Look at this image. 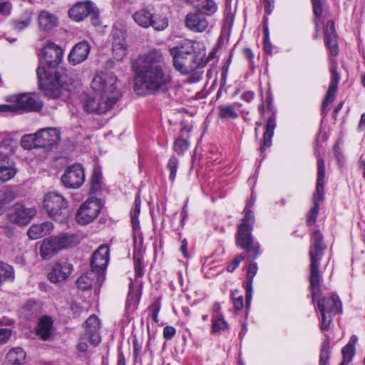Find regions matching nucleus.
I'll use <instances>...</instances> for the list:
<instances>
[{"mask_svg": "<svg viewBox=\"0 0 365 365\" xmlns=\"http://www.w3.org/2000/svg\"><path fill=\"white\" fill-rule=\"evenodd\" d=\"M132 17L134 21L143 29L152 27L155 31H160L169 25V20L165 16L153 14L147 9L136 11Z\"/></svg>", "mask_w": 365, "mask_h": 365, "instance_id": "obj_9", "label": "nucleus"}, {"mask_svg": "<svg viewBox=\"0 0 365 365\" xmlns=\"http://www.w3.org/2000/svg\"><path fill=\"white\" fill-rule=\"evenodd\" d=\"M16 170L12 166L0 165V180L8 181L14 177Z\"/></svg>", "mask_w": 365, "mask_h": 365, "instance_id": "obj_41", "label": "nucleus"}, {"mask_svg": "<svg viewBox=\"0 0 365 365\" xmlns=\"http://www.w3.org/2000/svg\"><path fill=\"white\" fill-rule=\"evenodd\" d=\"M41 54L49 68H55L62 61L63 50L53 43H47L42 49Z\"/></svg>", "mask_w": 365, "mask_h": 365, "instance_id": "obj_18", "label": "nucleus"}, {"mask_svg": "<svg viewBox=\"0 0 365 365\" xmlns=\"http://www.w3.org/2000/svg\"><path fill=\"white\" fill-rule=\"evenodd\" d=\"M317 308L320 312L335 315L341 312V302L336 294L324 297L317 302Z\"/></svg>", "mask_w": 365, "mask_h": 365, "instance_id": "obj_20", "label": "nucleus"}, {"mask_svg": "<svg viewBox=\"0 0 365 365\" xmlns=\"http://www.w3.org/2000/svg\"><path fill=\"white\" fill-rule=\"evenodd\" d=\"M312 246L309 250V282L312 293V300L320 291V274L319 271V262L324 255L325 246L323 245V237L319 230L314 232L312 235Z\"/></svg>", "mask_w": 365, "mask_h": 365, "instance_id": "obj_5", "label": "nucleus"}, {"mask_svg": "<svg viewBox=\"0 0 365 365\" xmlns=\"http://www.w3.org/2000/svg\"><path fill=\"white\" fill-rule=\"evenodd\" d=\"M38 20L39 28L43 31H49L58 24L57 18L46 11H41L39 13Z\"/></svg>", "mask_w": 365, "mask_h": 365, "instance_id": "obj_31", "label": "nucleus"}, {"mask_svg": "<svg viewBox=\"0 0 365 365\" xmlns=\"http://www.w3.org/2000/svg\"><path fill=\"white\" fill-rule=\"evenodd\" d=\"M161 304L160 299H157L150 306V309L152 311V319L155 322H158V313L160 310Z\"/></svg>", "mask_w": 365, "mask_h": 365, "instance_id": "obj_49", "label": "nucleus"}, {"mask_svg": "<svg viewBox=\"0 0 365 365\" xmlns=\"http://www.w3.org/2000/svg\"><path fill=\"white\" fill-rule=\"evenodd\" d=\"M36 213L34 208L26 207L21 203H16L10 210L9 217L16 224L26 225Z\"/></svg>", "mask_w": 365, "mask_h": 365, "instance_id": "obj_14", "label": "nucleus"}, {"mask_svg": "<svg viewBox=\"0 0 365 365\" xmlns=\"http://www.w3.org/2000/svg\"><path fill=\"white\" fill-rule=\"evenodd\" d=\"M325 178V163L322 158L317 159V180L316 190L313 195L314 206L309 211L307 223L308 225H312L315 223L319 210L320 202L324 200V184Z\"/></svg>", "mask_w": 365, "mask_h": 365, "instance_id": "obj_8", "label": "nucleus"}, {"mask_svg": "<svg viewBox=\"0 0 365 365\" xmlns=\"http://www.w3.org/2000/svg\"><path fill=\"white\" fill-rule=\"evenodd\" d=\"M329 343L324 342L321 349L319 365H327L329 359Z\"/></svg>", "mask_w": 365, "mask_h": 365, "instance_id": "obj_46", "label": "nucleus"}, {"mask_svg": "<svg viewBox=\"0 0 365 365\" xmlns=\"http://www.w3.org/2000/svg\"><path fill=\"white\" fill-rule=\"evenodd\" d=\"M257 272V265L255 262H251L247 273V280L245 285V291H246V304L247 307H248L250 304L252 299V281L253 278L256 275Z\"/></svg>", "mask_w": 365, "mask_h": 365, "instance_id": "obj_32", "label": "nucleus"}, {"mask_svg": "<svg viewBox=\"0 0 365 365\" xmlns=\"http://www.w3.org/2000/svg\"><path fill=\"white\" fill-rule=\"evenodd\" d=\"M275 128L276 119L275 115L273 113L271 116L269 117L266 124L265 132L263 135L262 145L259 148L261 153H263L265 150V148L271 146L272 138L274 135V130Z\"/></svg>", "mask_w": 365, "mask_h": 365, "instance_id": "obj_28", "label": "nucleus"}, {"mask_svg": "<svg viewBox=\"0 0 365 365\" xmlns=\"http://www.w3.org/2000/svg\"><path fill=\"white\" fill-rule=\"evenodd\" d=\"M7 361L14 365L21 364L26 359V352L21 347L11 349L6 354Z\"/></svg>", "mask_w": 365, "mask_h": 365, "instance_id": "obj_33", "label": "nucleus"}, {"mask_svg": "<svg viewBox=\"0 0 365 365\" xmlns=\"http://www.w3.org/2000/svg\"><path fill=\"white\" fill-rule=\"evenodd\" d=\"M77 244L74 235L61 233L58 236L44 239L40 247V256L43 259H50L59 250L71 247Z\"/></svg>", "mask_w": 365, "mask_h": 365, "instance_id": "obj_7", "label": "nucleus"}, {"mask_svg": "<svg viewBox=\"0 0 365 365\" xmlns=\"http://www.w3.org/2000/svg\"><path fill=\"white\" fill-rule=\"evenodd\" d=\"M72 272V265L67 262L56 263L48 274L51 282L56 284L68 279Z\"/></svg>", "mask_w": 365, "mask_h": 365, "instance_id": "obj_22", "label": "nucleus"}, {"mask_svg": "<svg viewBox=\"0 0 365 365\" xmlns=\"http://www.w3.org/2000/svg\"><path fill=\"white\" fill-rule=\"evenodd\" d=\"M85 171L80 163H74L68 166L61 177V183L68 189H78L85 182Z\"/></svg>", "mask_w": 365, "mask_h": 365, "instance_id": "obj_11", "label": "nucleus"}, {"mask_svg": "<svg viewBox=\"0 0 365 365\" xmlns=\"http://www.w3.org/2000/svg\"><path fill=\"white\" fill-rule=\"evenodd\" d=\"M244 258L245 257L242 255H237L236 257L227 265V270L229 272H234Z\"/></svg>", "mask_w": 365, "mask_h": 365, "instance_id": "obj_52", "label": "nucleus"}, {"mask_svg": "<svg viewBox=\"0 0 365 365\" xmlns=\"http://www.w3.org/2000/svg\"><path fill=\"white\" fill-rule=\"evenodd\" d=\"M53 320L47 316L43 317L38 324L36 334L43 341L48 340L51 336Z\"/></svg>", "mask_w": 365, "mask_h": 365, "instance_id": "obj_30", "label": "nucleus"}, {"mask_svg": "<svg viewBox=\"0 0 365 365\" xmlns=\"http://www.w3.org/2000/svg\"><path fill=\"white\" fill-rule=\"evenodd\" d=\"M109 247L107 245H101L93 254L91 267L96 274H102L109 261Z\"/></svg>", "mask_w": 365, "mask_h": 365, "instance_id": "obj_15", "label": "nucleus"}, {"mask_svg": "<svg viewBox=\"0 0 365 365\" xmlns=\"http://www.w3.org/2000/svg\"><path fill=\"white\" fill-rule=\"evenodd\" d=\"M254 96H255V93L252 91H247L244 92L242 94L241 98L245 101H246L247 103H250V102H251L253 100Z\"/></svg>", "mask_w": 365, "mask_h": 365, "instance_id": "obj_62", "label": "nucleus"}, {"mask_svg": "<svg viewBox=\"0 0 365 365\" xmlns=\"http://www.w3.org/2000/svg\"><path fill=\"white\" fill-rule=\"evenodd\" d=\"M36 135L35 133L26 134L22 136L20 144L22 148L26 150H31L37 148Z\"/></svg>", "mask_w": 365, "mask_h": 365, "instance_id": "obj_38", "label": "nucleus"}, {"mask_svg": "<svg viewBox=\"0 0 365 365\" xmlns=\"http://www.w3.org/2000/svg\"><path fill=\"white\" fill-rule=\"evenodd\" d=\"M16 113V106L15 103L10 105H0V113Z\"/></svg>", "mask_w": 365, "mask_h": 365, "instance_id": "obj_60", "label": "nucleus"}, {"mask_svg": "<svg viewBox=\"0 0 365 365\" xmlns=\"http://www.w3.org/2000/svg\"><path fill=\"white\" fill-rule=\"evenodd\" d=\"M234 308L238 311L243 307V298L242 296L235 297V293H232Z\"/></svg>", "mask_w": 365, "mask_h": 365, "instance_id": "obj_59", "label": "nucleus"}, {"mask_svg": "<svg viewBox=\"0 0 365 365\" xmlns=\"http://www.w3.org/2000/svg\"><path fill=\"white\" fill-rule=\"evenodd\" d=\"M219 116L223 119H235L238 117V114L232 105L220 106L219 107Z\"/></svg>", "mask_w": 365, "mask_h": 365, "instance_id": "obj_37", "label": "nucleus"}, {"mask_svg": "<svg viewBox=\"0 0 365 365\" xmlns=\"http://www.w3.org/2000/svg\"><path fill=\"white\" fill-rule=\"evenodd\" d=\"M338 36L336 34L334 23L328 21L325 29V43L332 56L338 54Z\"/></svg>", "mask_w": 365, "mask_h": 365, "instance_id": "obj_25", "label": "nucleus"}, {"mask_svg": "<svg viewBox=\"0 0 365 365\" xmlns=\"http://www.w3.org/2000/svg\"><path fill=\"white\" fill-rule=\"evenodd\" d=\"M140 199L137 196L135 199L134 208L130 212L133 227L136 229L139 226L138 216L140 212Z\"/></svg>", "mask_w": 365, "mask_h": 365, "instance_id": "obj_40", "label": "nucleus"}, {"mask_svg": "<svg viewBox=\"0 0 365 365\" xmlns=\"http://www.w3.org/2000/svg\"><path fill=\"white\" fill-rule=\"evenodd\" d=\"M135 87L142 93L155 94L168 90L172 78L167 72L163 53L152 50L138 57L133 65Z\"/></svg>", "mask_w": 365, "mask_h": 365, "instance_id": "obj_1", "label": "nucleus"}, {"mask_svg": "<svg viewBox=\"0 0 365 365\" xmlns=\"http://www.w3.org/2000/svg\"><path fill=\"white\" fill-rule=\"evenodd\" d=\"M93 93L84 101L87 112L102 114L110 110L121 97L117 78L113 73L96 75L91 83Z\"/></svg>", "mask_w": 365, "mask_h": 365, "instance_id": "obj_2", "label": "nucleus"}, {"mask_svg": "<svg viewBox=\"0 0 365 365\" xmlns=\"http://www.w3.org/2000/svg\"><path fill=\"white\" fill-rule=\"evenodd\" d=\"M98 276L96 272L92 269L90 272H87L81 274L77 279L76 284L78 288L82 291L89 289L93 284V277Z\"/></svg>", "mask_w": 365, "mask_h": 365, "instance_id": "obj_34", "label": "nucleus"}, {"mask_svg": "<svg viewBox=\"0 0 365 365\" xmlns=\"http://www.w3.org/2000/svg\"><path fill=\"white\" fill-rule=\"evenodd\" d=\"M43 206L46 212L56 222L66 223L70 217L68 201L56 192H50L44 196Z\"/></svg>", "mask_w": 365, "mask_h": 365, "instance_id": "obj_6", "label": "nucleus"}, {"mask_svg": "<svg viewBox=\"0 0 365 365\" xmlns=\"http://www.w3.org/2000/svg\"><path fill=\"white\" fill-rule=\"evenodd\" d=\"M330 71H331V74L330 85H334V86H338V83H339V81L340 79V76L338 73V72L336 71V66H332L330 68Z\"/></svg>", "mask_w": 365, "mask_h": 365, "instance_id": "obj_55", "label": "nucleus"}, {"mask_svg": "<svg viewBox=\"0 0 365 365\" xmlns=\"http://www.w3.org/2000/svg\"><path fill=\"white\" fill-rule=\"evenodd\" d=\"M36 73L40 88L49 98H58L63 89L69 90L75 82L71 73L62 69L51 73L45 68L39 66Z\"/></svg>", "mask_w": 365, "mask_h": 365, "instance_id": "obj_3", "label": "nucleus"}, {"mask_svg": "<svg viewBox=\"0 0 365 365\" xmlns=\"http://www.w3.org/2000/svg\"><path fill=\"white\" fill-rule=\"evenodd\" d=\"M68 15L74 21H81L90 15L93 18H96L97 14L94 11L93 4L91 1H86L80 2L74 5L69 9Z\"/></svg>", "mask_w": 365, "mask_h": 365, "instance_id": "obj_19", "label": "nucleus"}, {"mask_svg": "<svg viewBox=\"0 0 365 365\" xmlns=\"http://www.w3.org/2000/svg\"><path fill=\"white\" fill-rule=\"evenodd\" d=\"M336 91H337V86L329 84V89L327 91V96H326V98H325V100L323 103V106H322V111L323 114L327 113L326 107L328 106L329 104H331L333 102V101L334 100V98H335L336 93Z\"/></svg>", "mask_w": 365, "mask_h": 365, "instance_id": "obj_42", "label": "nucleus"}, {"mask_svg": "<svg viewBox=\"0 0 365 365\" xmlns=\"http://www.w3.org/2000/svg\"><path fill=\"white\" fill-rule=\"evenodd\" d=\"M135 272L138 277L143 275V256L140 252H134Z\"/></svg>", "mask_w": 365, "mask_h": 365, "instance_id": "obj_45", "label": "nucleus"}, {"mask_svg": "<svg viewBox=\"0 0 365 365\" xmlns=\"http://www.w3.org/2000/svg\"><path fill=\"white\" fill-rule=\"evenodd\" d=\"M311 1H312V4L313 6L314 14L317 17V19L314 20V24H315L316 30H317V31H318L319 27V19L322 16V11H323L322 5L321 0H311Z\"/></svg>", "mask_w": 365, "mask_h": 365, "instance_id": "obj_44", "label": "nucleus"}, {"mask_svg": "<svg viewBox=\"0 0 365 365\" xmlns=\"http://www.w3.org/2000/svg\"><path fill=\"white\" fill-rule=\"evenodd\" d=\"M11 336V331L7 328L0 329V344L6 343Z\"/></svg>", "mask_w": 365, "mask_h": 365, "instance_id": "obj_58", "label": "nucleus"}, {"mask_svg": "<svg viewBox=\"0 0 365 365\" xmlns=\"http://www.w3.org/2000/svg\"><path fill=\"white\" fill-rule=\"evenodd\" d=\"M16 197L15 192L11 190H6L0 194V208L3 210L5 206Z\"/></svg>", "mask_w": 365, "mask_h": 365, "instance_id": "obj_43", "label": "nucleus"}, {"mask_svg": "<svg viewBox=\"0 0 365 365\" xmlns=\"http://www.w3.org/2000/svg\"><path fill=\"white\" fill-rule=\"evenodd\" d=\"M176 330L173 327L166 326L163 329V337L166 340H170L175 334Z\"/></svg>", "mask_w": 365, "mask_h": 365, "instance_id": "obj_57", "label": "nucleus"}, {"mask_svg": "<svg viewBox=\"0 0 365 365\" xmlns=\"http://www.w3.org/2000/svg\"><path fill=\"white\" fill-rule=\"evenodd\" d=\"M334 156L336 158V160L339 164L341 163L342 159H343V155L339 150V147L338 145H334Z\"/></svg>", "mask_w": 365, "mask_h": 365, "instance_id": "obj_64", "label": "nucleus"}, {"mask_svg": "<svg viewBox=\"0 0 365 365\" xmlns=\"http://www.w3.org/2000/svg\"><path fill=\"white\" fill-rule=\"evenodd\" d=\"M244 217L242 220L241 224H245L247 226H252L255 222V215L253 211L248 207L244 209Z\"/></svg>", "mask_w": 365, "mask_h": 365, "instance_id": "obj_47", "label": "nucleus"}, {"mask_svg": "<svg viewBox=\"0 0 365 365\" xmlns=\"http://www.w3.org/2000/svg\"><path fill=\"white\" fill-rule=\"evenodd\" d=\"M102 208L99 200L91 197L86 200L78 209L76 219L78 224L85 225L93 221Z\"/></svg>", "mask_w": 365, "mask_h": 365, "instance_id": "obj_12", "label": "nucleus"}, {"mask_svg": "<svg viewBox=\"0 0 365 365\" xmlns=\"http://www.w3.org/2000/svg\"><path fill=\"white\" fill-rule=\"evenodd\" d=\"M113 53L117 60L122 59L126 54V43L124 33L120 30L113 31Z\"/></svg>", "mask_w": 365, "mask_h": 365, "instance_id": "obj_24", "label": "nucleus"}, {"mask_svg": "<svg viewBox=\"0 0 365 365\" xmlns=\"http://www.w3.org/2000/svg\"><path fill=\"white\" fill-rule=\"evenodd\" d=\"M102 176L98 168H94L91 178L90 179L91 192L92 193L98 192L101 190Z\"/></svg>", "mask_w": 365, "mask_h": 365, "instance_id": "obj_35", "label": "nucleus"}, {"mask_svg": "<svg viewBox=\"0 0 365 365\" xmlns=\"http://www.w3.org/2000/svg\"><path fill=\"white\" fill-rule=\"evenodd\" d=\"M8 101L15 103L16 113L38 111L43 106L41 100L34 93H21L18 96H11L9 97Z\"/></svg>", "mask_w": 365, "mask_h": 365, "instance_id": "obj_13", "label": "nucleus"}, {"mask_svg": "<svg viewBox=\"0 0 365 365\" xmlns=\"http://www.w3.org/2000/svg\"><path fill=\"white\" fill-rule=\"evenodd\" d=\"M173 58V66L179 72L188 74L200 67H204L206 61L195 53L193 46L188 43L187 46L173 47L170 49Z\"/></svg>", "mask_w": 365, "mask_h": 365, "instance_id": "obj_4", "label": "nucleus"}, {"mask_svg": "<svg viewBox=\"0 0 365 365\" xmlns=\"http://www.w3.org/2000/svg\"><path fill=\"white\" fill-rule=\"evenodd\" d=\"M341 353L343 355V359H346V361H351L355 353V348L346 345L342 349Z\"/></svg>", "mask_w": 365, "mask_h": 365, "instance_id": "obj_51", "label": "nucleus"}, {"mask_svg": "<svg viewBox=\"0 0 365 365\" xmlns=\"http://www.w3.org/2000/svg\"><path fill=\"white\" fill-rule=\"evenodd\" d=\"M185 25L194 32H203L207 29L209 23L203 14L197 11H192L186 15Z\"/></svg>", "mask_w": 365, "mask_h": 365, "instance_id": "obj_21", "label": "nucleus"}, {"mask_svg": "<svg viewBox=\"0 0 365 365\" xmlns=\"http://www.w3.org/2000/svg\"><path fill=\"white\" fill-rule=\"evenodd\" d=\"M178 165V160L174 155L170 158L166 165V168L169 171V180L171 182H173L175 179Z\"/></svg>", "mask_w": 365, "mask_h": 365, "instance_id": "obj_39", "label": "nucleus"}, {"mask_svg": "<svg viewBox=\"0 0 365 365\" xmlns=\"http://www.w3.org/2000/svg\"><path fill=\"white\" fill-rule=\"evenodd\" d=\"M180 251L184 257L187 258L189 257V254L187 252V241L185 239L181 241Z\"/></svg>", "mask_w": 365, "mask_h": 365, "instance_id": "obj_63", "label": "nucleus"}, {"mask_svg": "<svg viewBox=\"0 0 365 365\" xmlns=\"http://www.w3.org/2000/svg\"><path fill=\"white\" fill-rule=\"evenodd\" d=\"M228 328L227 323L225 321L222 314L215 315L212 319L211 334L220 333Z\"/></svg>", "mask_w": 365, "mask_h": 365, "instance_id": "obj_36", "label": "nucleus"}, {"mask_svg": "<svg viewBox=\"0 0 365 365\" xmlns=\"http://www.w3.org/2000/svg\"><path fill=\"white\" fill-rule=\"evenodd\" d=\"M11 4L8 1H0V14L9 15L11 12Z\"/></svg>", "mask_w": 365, "mask_h": 365, "instance_id": "obj_56", "label": "nucleus"}, {"mask_svg": "<svg viewBox=\"0 0 365 365\" xmlns=\"http://www.w3.org/2000/svg\"><path fill=\"white\" fill-rule=\"evenodd\" d=\"M18 142L11 138H6L0 142V160H6L9 156L14 155L18 149Z\"/></svg>", "mask_w": 365, "mask_h": 365, "instance_id": "obj_29", "label": "nucleus"}, {"mask_svg": "<svg viewBox=\"0 0 365 365\" xmlns=\"http://www.w3.org/2000/svg\"><path fill=\"white\" fill-rule=\"evenodd\" d=\"M321 314V329L322 331L327 330L331 323L332 316L331 314H327L325 312H320Z\"/></svg>", "mask_w": 365, "mask_h": 365, "instance_id": "obj_50", "label": "nucleus"}, {"mask_svg": "<svg viewBox=\"0 0 365 365\" xmlns=\"http://www.w3.org/2000/svg\"><path fill=\"white\" fill-rule=\"evenodd\" d=\"M91 51V46L87 41H81L78 43L72 48L68 60L73 64H78L85 61Z\"/></svg>", "mask_w": 365, "mask_h": 365, "instance_id": "obj_23", "label": "nucleus"}, {"mask_svg": "<svg viewBox=\"0 0 365 365\" xmlns=\"http://www.w3.org/2000/svg\"><path fill=\"white\" fill-rule=\"evenodd\" d=\"M188 146L189 142L185 139L179 138L174 143L175 151L178 154H182L187 149Z\"/></svg>", "mask_w": 365, "mask_h": 365, "instance_id": "obj_48", "label": "nucleus"}, {"mask_svg": "<svg viewBox=\"0 0 365 365\" xmlns=\"http://www.w3.org/2000/svg\"><path fill=\"white\" fill-rule=\"evenodd\" d=\"M252 231V226L240 224L237 230V245L247 250L250 258L255 259L259 255L260 246L258 242H254Z\"/></svg>", "mask_w": 365, "mask_h": 365, "instance_id": "obj_10", "label": "nucleus"}, {"mask_svg": "<svg viewBox=\"0 0 365 365\" xmlns=\"http://www.w3.org/2000/svg\"><path fill=\"white\" fill-rule=\"evenodd\" d=\"M264 6V11L267 14H270L272 11V9L274 8V0H262Z\"/></svg>", "mask_w": 365, "mask_h": 365, "instance_id": "obj_61", "label": "nucleus"}, {"mask_svg": "<svg viewBox=\"0 0 365 365\" xmlns=\"http://www.w3.org/2000/svg\"><path fill=\"white\" fill-rule=\"evenodd\" d=\"M53 225L51 222H45L41 224H35L28 230V236L31 240H36L48 235L53 230Z\"/></svg>", "mask_w": 365, "mask_h": 365, "instance_id": "obj_27", "label": "nucleus"}, {"mask_svg": "<svg viewBox=\"0 0 365 365\" xmlns=\"http://www.w3.org/2000/svg\"><path fill=\"white\" fill-rule=\"evenodd\" d=\"M193 6L201 14L208 16H212L218 9L217 4L215 0H183Z\"/></svg>", "mask_w": 365, "mask_h": 365, "instance_id": "obj_26", "label": "nucleus"}, {"mask_svg": "<svg viewBox=\"0 0 365 365\" xmlns=\"http://www.w3.org/2000/svg\"><path fill=\"white\" fill-rule=\"evenodd\" d=\"M31 23V18L27 17L24 20H15L14 21V29L20 31L27 27Z\"/></svg>", "mask_w": 365, "mask_h": 365, "instance_id": "obj_53", "label": "nucleus"}, {"mask_svg": "<svg viewBox=\"0 0 365 365\" xmlns=\"http://www.w3.org/2000/svg\"><path fill=\"white\" fill-rule=\"evenodd\" d=\"M264 50L267 53H270L272 52V46L269 41L268 27L267 26H264Z\"/></svg>", "mask_w": 365, "mask_h": 365, "instance_id": "obj_54", "label": "nucleus"}, {"mask_svg": "<svg viewBox=\"0 0 365 365\" xmlns=\"http://www.w3.org/2000/svg\"><path fill=\"white\" fill-rule=\"evenodd\" d=\"M100 329V322L96 315H91L86 319L85 322L84 338L95 346L101 341Z\"/></svg>", "mask_w": 365, "mask_h": 365, "instance_id": "obj_17", "label": "nucleus"}, {"mask_svg": "<svg viewBox=\"0 0 365 365\" xmlns=\"http://www.w3.org/2000/svg\"><path fill=\"white\" fill-rule=\"evenodd\" d=\"M38 148H50L60 140V132L53 128H42L36 133Z\"/></svg>", "mask_w": 365, "mask_h": 365, "instance_id": "obj_16", "label": "nucleus"}]
</instances>
